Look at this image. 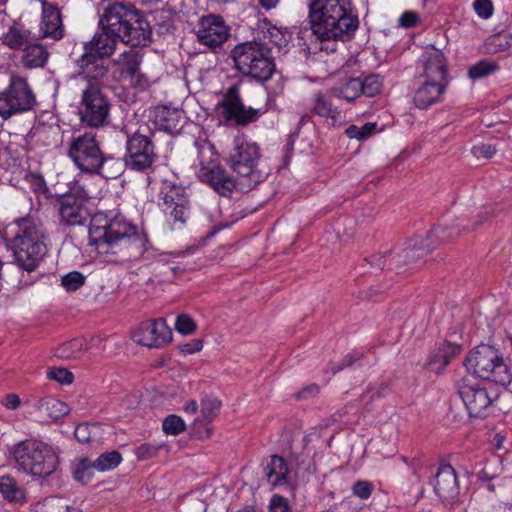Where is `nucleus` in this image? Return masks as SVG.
<instances>
[{
    "instance_id": "bf43d9fd",
    "label": "nucleus",
    "mask_w": 512,
    "mask_h": 512,
    "mask_svg": "<svg viewBox=\"0 0 512 512\" xmlns=\"http://www.w3.org/2000/svg\"><path fill=\"white\" fill-rule=\"evenodd\" d=\"M318 392H319V386L316 384H311V385H308V386L304 387L303 389H301L297 393L296 397L298 399H307L309 397L317 395Z\"/></svg>"
},
{
    "instance_id": "393cba45",
    "label": "nucleus",
    "mask_w": 512,
    "mask_h": 512,
    "mask_svg": "<svg viewBox=\"0 0 512 512\" xmlns=\"http://www.w3.org/2000/svg\"><path fill=\"white\" fill-rule=\"evenodd\" d=\"M40 32L43 37L60 40L64 36V27L60 10L53 5H44L40 23Z\"/></svg>"
},
{
    "instance_id": "5fc2aeb1",
    "label": "nucleus",
    "mask_w": 512,
    "mask_h": 512,
    "mask_svg": "<svg viewBox=\"0 0 512 512\" xmlns=\"http://www.w3.org/2000/svg\"><path fill=\"white\" fill-rule=\"evenodd\" d=\"M202 348L203 341L200 339H193L190 342L180 345L179 351L183 355H189L201 351Z\"/></svg>"
},
{
    "instance_id": "9b49d317",
    "label": "nucleus",
    "mask_w": 512,
    "mask_h": 512,
    "mask_svg": "<svg viewBox=\"0 0 512 512\" xmlns=\"http://www.w3.org/2000/svg\"><path fill=\"white\" fill-rule=\"evenodd\" d=\"M155 132L147 125H140L125 143V165L136 172H152L157 160L156 146L153 141Z\"/></svg>"
},
{
    "instance_id": "3c124183",
    "label": "nucleus",
    "mask_w": 512,
    "mask_h": 512,
    "mask_svg": "<svg viewBox=\"0 0 512 512\" xmlns=\"http://www.w3.org/2000/svg\"><path fill=\"white\" fill-rule=\"evenodd\" d=\"M159 447L150 443H143L136 448V456L139 460H148L157 456Z\"/></svg>"
},
{
    "instance_id": "2f4dec72",
    "label": "nucleus",
    "mask_w": 512,
    "mask_h": 512,
    "mask_svg": "<svg viewBox=\"0 0 512 512\" xmlns=\"http://www.w3.org/2000/svg\"><path fill=\"white\" fill-rule=\"evenodd\" d=\"M142 54L137 50L124 51L119 58V63L122 66L123 72L128 76H134L140 71V64L142 62Z\"/></svg>"
},
{
    "instance_id": "6e6552de",
    "label": "nucleus",
    "mask_w": 512,
    "mask_h": 512,
    "mask_svg": "<svg viewBox=\"0 0 512 512\" xmlns=\"http://www.w3.org/2000/svg\"><path fill=\"white\" fill-rule=\"evenodd\" d=\"M79 58L76 60V78L85 80L87 86L82 90L79 116L80 121L90 128H101L110 122L111 102L102 91L99 81L103 77L90 78L81 73Z\"/></svg>"
},
{
    "instance_id": "a18cd8bd",
    "label": "nucleus",
    "mask_w": 512,
    "mask_h": 512,
    "mask_svg": "<svg viewBox=\"0 0 512 512\" xmlns=\"http://www.w3.org/2000/svg\"><path fill=\"white\" fill-rule=\"evenodd\" d=\"M175 330L182 335L192 334L196 328V322L188 314H180L175 319Z\"/></svg>"
},
{
    "instance_id": "7c9ffc66",
    "label": "nucleus",
    "mask_w": 512,
    "mask_h": 512,
    "mask_svg": "<svg viewBox=\"0 0 512 512\" xmlns=\"http://www.w3.org/2000/svg\"><path fill=\"white\" fill-rule=\"evenodd\" d=\"M124 171V164L120 158H116L110 154H104V161L97 172L92 174L101 175L106 179H116Z\"/></svg>"
},
{
    "instance_id": "69168bd1",
    "label": "nucleus",
    "mask_w": 512,
    "mask_h": 512,
    "mask_svg": "<svg viewBox=\"0 0 512 512\" xmlns=\"http://www.w3.org/2000/svg\"><path fill=\"white\" fill-rule=\"evenodd\" d=\"M198 410V404L195 400H190L184 405V411L186 413L194 414Z\"/></svg>"
},
{
    "instance_id": "09e8293b",
    "label": "nucleus",
    "mask_w": 512,
    "mask_h": 512,
    "mask_svg": "<svg viewBox=\"0 0 512 512\" xmlns=\"http://www.w3.org/2000/svg\"><path fill=\"white\" fill-rule=\"evenodd\" d=\"M473 9L481 19H489L494 13V6L491 0H475Z\"/></svg>"
},
{
    "instance_id": "de8ad7c7",
    "label": "nucleus",
    "mask_w": 512,
    "mask_h": 512,
    "mask_svg": "<svg viewBox=\"0 0 512 512\" xmlns=\"http://www.w3.org/2000/svg\"><path fill=\"white\" fill-rule=\"evenodd\" d=\"M373 490V484L367 480H358L351 487L352 494L361 500H367L370 498Z\"/></svg>"
},
{
    "instance_id": "4468645a",
    "label": "nucleus",
    "mask_w": 512,
    "mask_h": 512,
    "mask_svg": "<svg viewBox=\"0 0 512 512\" xmlns=\"http://www.w3.org/2000/svg\"><path fill=\"white\" fill-rule=\"evenodd\" d=\"M199 158L200 168L197 174L199 180L220 196H230L236 184L233 177L219 163L214 147L202 148L199 151Z\"/></svg>"
},
{
    "instance_id": "9d476101",
    "label": "nucleus",
    "mask_w": 512,
    "mask_h": 512,
    "mask_svg": "<svg viewBox=\"0 0 512 512\" xmlns=\"http://www.w3.org/2000/svg\"><path fill=\"white\" fill-rule=\"evenodd\" d=\"M307 443L308 436H301V450L291 445L288 459L278 454L269 456L263 465V475L269 485L283 487L291 483L292 471L302 469L309 463L310 455L305 451Z\"/></svg>"
},
{
    "instance_id": "4c0bfd02",
    "label": "nucleus",
    "mask_w": 512,
    "mask_h": 512,
    "mask_svg": "<svg viewBox=\"0 0 512 512\" xmlns=\"http://www.w3.org/2000/svg\"><path fill=\"white\" fill-rule=\"evenodd\" d=\"M222 402L212 396H207L201 400V414L205 421L212 422L220 413Z\"/></svg>"
},
{
    "instance_id": "bb28decb",
    "label": "nucleus",
    "mask_w": 512,
    "mask_h": 512,
    "mask_svg": "<svg viewBox=\"0 0 512 512\" xmlns=\"http://www.w3.org/2000/svg\"><path fill=\"white\" fill-rule=\"evenodd\" d=\"M311 113L334 121L338 120L341 114L339 108L333 104L332 96L321 91L312 97Z\"/></svg>"
},
{
    "instance_id": "774afa93",
    "label": "nucleus",
    "mask_w": 512,
    "mask_h": 512,
    "mask_svg": "<svg viewBox=\"0 0 512 512\" xmlns=\"http://www.w3.org/2000/svg\"><path fill=\"white\" fill-rule=\"evenodd\" d=\"M66 512H82L81 509L73 507V506H65Z\"/></svg>"
},
{
    "instance_id": "c85d7f7f",
    "label": "nucleus",
    "mask_w": 512,
    "mask_h": 512,
    "mask_svg": "<svg viewBox=\"0 0 512 512\" xmlns=\"http://www.w3.org/2000/svg\"><path fill=\"white\" fill-rule=\"evenodd\" d=\"M424 74L427 80L448 81L447 66L441 53L430 55L424 64Z\"/></svg>"
},
{
    "instance_id": "58836bf2",
    "label": "nucleus",
    "mask_w": 512,
    "mask_h": 512,
    "mask_svg": "<svg viewBox=\"0 0 512 512\" xmlns=\"http://www.w3.org/2000/svg\"><path fill=\"white\" fill-rule=\"evenodd\" d=\"M26 61L31 67H42L48 59V52L41 45H31L26 47Z\"/></svg>"
},
{
    "instance_id": "6ab92c4d",
    "label": "nucleus",
    "mask_w": 512,
    "mask_h": 512,
    "mask_svg": "<svg viewBox=\"0 0 512 512\" xmlns=\"http://www.w3.org/2000/svg\"><path fill=\"white\" fill-rule=\"evenodd\" d=\"M161 195L159 206L166 222L172 229H181L190 215L188 198L175 186L168 187L166 191L162 190Z\"/></svg>"
},
{
    "instance_id": "680f3d73",
    "label": "nucleus",
    "mask_w": 512,
    "mask_h": 512,
    "mask_svg": "<svg viewBox=\"0 0 512 512\" xmlns=\"http://www.w3.org/2000/svg\"><path fill=\"white\" fill-rule=\"evenodd\" d=\"M345 135L349 139H356L362 141L359 126L351 124L345 129Z\"/></svg>"
},
{
    "instance_id": "ea45409f",
    "label": "nucleus",
    "mask_w": 512,
    "mask_h": 512,
    "mask_svg": "<svg viewBox=\"0 0 512 512\" xmlns=\"http://www.w3.org/2000/svg\"><path fill=\"white\" fill-rule=\"evenodd\" d=\"M162 430L166 435L177 436L186 430V423L180 416L170 414L164 418Z\"/></svg>"
},
{
    "instance_id": "37998d69",
    "label": "nucleus",
    "mask_w": 512,
    "mask_h": 512,
    "mask_svg": "<svg viewBox=\"0 0 512 512\" xmlns=\"http://www.w3.org/2000/svg\"><path fill=\"white\" fill-rule=\"evenodd\" d=\"M365 358V354L361 351L354 350L351 353L347 354L343 360H341L339 363L330 362L328 365L329 370L332 372V374H336L337 372L343 370L346 367H350L354 365L355 363L362 364V360Z\"/></svg>"
},
{
    "instance_id": "f704fd0d",
    "label": "nucleus",
    "mask_w": 512,
    "mask_h": 512,
    "mask_svg": "<svg viewBox=\"0 0 512 512\" xmlns=\"http://www.w3.org/2000/svg\"><path fill=\"white\" fill-rule=\"evenodd\" d=\"M95 462L89 458H82L73 470V477L77 482L88 484L93 478Z\"/></svg>"
},
{
    "instance_id": "412c9836",
    "label": "nucleus",
    "mask_w": 512,
    "mask_h": 512,
    "mask_svg": "<svg viewBox=\"0 0 512 512\" xmlns=\"http://www.w3.org/2000/svg\"><path fill=\"white\" fill-rule=\"evenodd\" d=\"M133 340L142 346L160 348L172 340V330L163 318L145 320L134 331Z\"/></svg>"
},
{
    "instance_id": "603ef678",
    "label": "nucleus",
    "mask_w": 512,
    "mask_h": 512,
    "mask_svg": "<svg viewBox=\"0 0 512 512\" xmlns=\"http://www.w3.org/2000/svg\"><path fill=\"white\" fill-rule=\"evenodd\" d=\"M270 512H290L288 500L281 495H274L270 500Z\"/></svg>"
},
{
    "instance_id": "1a4fd4ad",
    "label": "nucleus",
    "mask_w": 512,
    "mask_h": 512,
    "mask_svg": "<svg viewBox=\"0 0 512 512\" xmlns=\"http://www.w3.org/2000/svg\"><path fill=\"white\" fill-rule=\"evenodd\" d=\"M464 366L475 377L507 385L511 374L498 351L489 345H479L472 349L465 358Z\"/></svg>"
},
{
    "instance_id": "e433bc0d",
    "label": "nucleus",
    "mask_w": 512,
    "mask_h": 512,
    "mask_svg": "<svg viewBox=\"0 0 512 512\" xmlns=\"http://www.w3.org/2000/svg\"><path fill=\"white\" fill-rule=\"evenodd\" d=\"M94 462L96 470L105 472L116 468L122 462V455L118 451L113 450L102 453Z\"/></svg>"
},
{
    "instance_id": "13d9d810",
    "label": "nucleus",
    "mask_w": 512,
    "mask_h": 512,
    "mask_svg": "<svg viewBox=\"0 0 512 512\" xmlns=\"http://www.w3.org/2000/svg\"><path fill=\"white\" fill-rule=\"evenodd\" d=\"M1 404L9 410H16L20 406L21 400L17 394L9 393L2 397Z\"/></svg>"
},
{
    "instance_id": "39448f33",
    "label": "nucleus",
    "mask_w": 512,
    "mask_h": 512,
    "mask_svg": "<svg viewBox=\"0 0 512 512\" xmlns=\"http://www.w3.org/2000/svg\"><path fill=\"white\" fill-rule=\"evenodd\" d=\"M4 238L22 272L36 271L48 254L50 237L44 224L33 217L18 218L4 229Z\"/></svg>"
},
{
    "instance_id": "0e129e2a",
    "label": "nucleus",
    "mask_w": 512,
    "mask_h": 512,
    "mask_svg": "<svg viewBox=\"0 0 512 512\" xmlns=\"http://www.w3.org/2000/svg\"><path fill=\"white\" fill-rule=\"evenodd\" d=\"M258 5L266 11L275 9L281 0H256Z\"/></svg>"
},
{
    "instance_id": "338daca9",
    "label": "nucleus",
    "mask_w": 512,
    "mask_h": 512,
    "mask_svg": "<svg viewBox=\"0 0 512 512\" xmlns=\"http://www.w3.org/2000/svg\"><path fill=\"white\" fill-rule=\"evenodd\" d=\"M388 391H389V386H388V384H387V383H382V384L379 386L378 390L376 391L375 395H376L377 397H384V396H386V394L388 393Z\"/></svg>"
},
{
    "instance_id": "864d4df0",
    "label": "nucleus",
    "mask_w": 512,
    "mask_h": 512,
    "mask_svg": "<svg viewBox=\"0 0 512 512\" xmlns=\"http://www.w3.org/2000/svg\"><path fill=\"white\" fill-rule=\"evenodd\" d=\"M76 440L82 444L89 443L91 440L90 427L87 423L78 424L74 431Z\"/></svg>"
},
{
    "instance_id": "49530a36",
    "label": "nucleus",
    "mask_w": 512,
    "mask_h": 512,
    "mask_svg": "<svg viewBox=\"0 0 512 512\" xmlns=\"http://www.w3.org/2000/svg\"><path fill=\"white\" fill-rule=\"evenodd\" d=\"M47 378L54 380L62 385H69L74 380L73 373L63 367H53L47 371Z\"/></svg>"
},
{
    "instance_id": "473e14b6",
    "label": "nucleus",
    "mask_w": 512,
    "mask_h": 512,
    "mask_svg": "<svg viewBox=\"0 0 512 512\" xmlns=\"http://www.w3.org/2000/svg\"><path fill=\"white\" fill-rule=\"evenodd\" d=\"M86 351V343L83 338H74L62 343L56 349V355L60 358H78Z\"/></svg>"
},
{
    "instance_id": "f3484780",
    "label": "nucleus",
    "mask_w": 512,
    "mask_h": 512,
    "mask_svg": "<svg viewBox=\"0 0 512 512\" xmlns=\"http://www.w3.org/2000/svg\"><path fill=\"white\" fill-rule=\"evenodd\" d=\"M259 159V146L238 137L234 140V146L227 155L226 162L239 176L249 177L256 171Z\"/></svg>"
},
{
    "instance_id": "0eeeda50",
    "label": "nucleus",
    "mask_w": 512,
    "mask_h": 512,
    "mask_svg": "<svg viewBox=\"0 0 512 512\" xmlns=\"http://www.w3.org/2000/svg\"><path fill=\"white\" fill-rule=\"evenodd\" d=\"M234 68L244 77L266 82L276 71L272 50L267 44L247 41L236 45L231 51Z\"/></svg>"
},
{
    "instance_id": "a211bd4d",
    "label": "nucleus",
    "mask_w": 512,
    "mask_h": 512,
    "mask_svg": "<svg viewBox=\"0 0 512 512\" xmlns=\"http://www.w3.org/2000/svg\"><path fill=\"white\" fill-rule=\"evenodd\" d=\"M90 196L83 189L62 195L57 200L60 223L65 226L84 225L89 216Z\"/></svg>"
},
{
    "instance_id": "4d7b16f0",
    "label": "nucleus",
    "mask_w": 512,
    "mask_h": 512,
    "mask_svg": "<svg viewBox=\"0 0 512 512\" xmlns=\"http://www.w3.org/2000/svg\"><path fill=\"white\" fill-rule=\"evenodd\" d=\"M419 20V16L414 11H405L401 14L399 18L400 26L404 28H412L414 27Z\"/></svg>"
},
{
    "instance_id": "a19ab883",
    "label": "nucleus",
    "mask_w": 512,
    "mask_h": 512,
    "mask_svg": "<svg viewBox=\"0 0 512 512\" xmlns=\"http://www.w3.org/2000/svg\"><path fill=\"white\" fill-rule=\"evenodd\" d=\"M28 34L29 33L24 30L10 27L5 35V43L13 49L26 48L28 44Z\"/></svg>"
},
{
    "instance_id": "c9c22d12",
    "label": "nucleus",
    "mask_w": 512,
    "mask_h": 512,
    "mask_svg": "<svg viewBox=\"0 0 512 512\" xmlns=\"http://www.w3.org/2000/svg\"><path fill=\"white\" fill-rule=\"evenodd\" d=\"M361 94L366 97H374L381 92L383 79L379 74H370L360 78Z\"/></svg>"
},
{
    "instance_id": "c03bdc74",
    "label": "nucleus",
    "mask_w": 512,
    "mask_h": 512,
    "mask_svg": "<svg viewBox=\"0 0 512 512\" xmlns=\"http://www.w3.org/2000/svg\"><path fill=\"white\" fill-rule=\"evenodd\" d=\"M86 277L79 271H71L62 276L61 285L67 292H75L84 286Z\"/></svg>"
},
{
    "instance_id": "b1692460",
    "label": "nucleus",
    "mask_w": 512,
    "mask_h": 512,
    "mask_svg": "<svg viewBox=\"0 0 512 512\" xmlns=\"http://www.w3.org/2000/svg\"><path fill=\"white\" fill-rule=\"evenodd\" d=\"M448 86V81H425L415 90L413 103L418 109L425 110L440 102Z\"/></svg>"
},
{
    "instance_id": "79ce46f5",
    "label": "nucleus",
    "mask_w": 512,
    "mask_h": 512,
    "mask_svg": "<svg viewBox=\"0 0 512 512\" xmlns=\"http://www.w3.org/2000/svg\"><path fill=\"white\" fill-rule=\"evenodd\" d=\"M497 69L498 66L494 62L481 60L469 68L468 76L473 80H477L494 73Z\"/></svg>"
},
{
    "instance_id": "5701e85b",
    "label": "nucleus",
    "mask_w": 512,
    "mask_h": 512,
    "mask_svg": "<svg viewBox=\"0 0 512 512\" xmlns=\"http://www.w3.org/2000/svg\"><path fill=\"white\" fill-rule=\"evenodd\" d=\"M462 352V346L450 341H443L429 353L424 368L436 374H441L451 361Z\"/></svg>"
},
{
    "instance_id": "7ed1b4c3",
    "label": "nucleus",
    "mask_w": 512,
    "mask_h": 512,
    "mask_svg": "<svg viewBox=\"0 0 512 512\" xmlns=\"http://www.w3.org/2000/svg\"><path fill=\"white\" fill-rule=\"evenodd\" d=\"M503 210V206L500 203L485 205L479 209L475 216L476 220L472 223L464 224V219H457L451 226L445 224L437 225L427 234L425 239L421 236L410 239L401 251L392 250L384 254L372 255L370 258H365L364 261L368 262L371 266L382 269L387 267L389 270L398 269L406 264H415L418 266L422 259H424L437 244L449 241L459 236L461 232L475 230L503 212Z\"/></svg>"
},
{
    "instance_id": "72a5a7b5",
    "label": "nucleus",
    "mask_w": 512,
    "mask_h": 512,
    "mask_svg": "<svg viewBox=\"0 0 512 512\" xmlns=\"http://www.w3.org/2000/svg\"><path fill=\"white\" fill-rule=\"evenodd\" d=\"M360 77L350 78L338 90L336 96L347 102H353L361 96Z\"/></svg>"
},
{
    "instance_id": "423d86ee",
    "label": "nucleus",
    "mask_w": 512,
    "mask_h": 512,
    "mask_svg": "<svg viewBox=\"0 0 512 512\" xmlns=\"http://www.w3.org/2000/svg\"><path fill=\"white\" fill-rule=\"evenodd\" d=\"M20 471L33 478H47L59 466V454L52 445L37 439L16 443L11 450Z\"/></svg>"
},
{
    "instance_id": "6e6d98bb",
    "label": "nucleus",
    "mask_w": 512,
    "mask_h": 512,
    "mask_svg": "<svg viewBox=\"0 0 512 512\" xmlns=\"http://www.w3.org/2000/svg\"><path fill=\"white\" fill-rule=\"evenodd\" d=\"M30 186L35 193H44L47 190V185L44 177L37 173L30 174Z\"/></svg>"
},
{
    "instance_id": "f257e3e1",
    "label": "nucleus",
    "mask_w": 512,
    "mask_h": 512,
    "mask_svg": "<svg viewBox=\"0 0 512 512\" xmlns=\"http://www.w3.org/2000/svg\"><path fill=\"white\" fill-rule=\"evenodd\" d=\"M99 31L83 45L79 57L81 73L86 77H104L108 72L105 58L110 57L119 42L131 46H146L151 37V27L144 13L133 4L114 2L108 5L98 22Z\"/></svg>"
},
{
    "instance_id": "ddd939ff",
    "label": "nucleus",
    "mask_w": 512,
    "mask_h": 512,
    "mask_svg": "<svg viewBox=\"0 0 512 512\" xmlns=\"http://www.w3.org/2000/svg\"><path fill=\"white\" fill-rule=\"evenodd\" d=\"M104 154L92 132L74 133L68 144L67 156L82 173L97 172L103 164Z\"/></svg>"
},
{
    "instance_id": "c756f323",
    "label": "nucleus",
    "mask_w": 512,
    "mask_h": 512,
    "mask_svg": "<svg viewBox=\"0 0 512 512\" xmlns=\"http://www.w3.org/2000/svg\"><path fill=\"white\" fill-rule=\"evenodd\" d=\"M37 409L45 410L49 417L59 419L67 415L70 411L69 406L54 397H43L36 404Z\"/></svg>"
},
{
    "instance_id": "052dcab7",
    "label": "nucleus",
    "mask_w": 512,
    "mask_h": 512,
    "mask_svg": "<svg viewBox=\"0 0 512 512\" xmlns=\"http://www.w3.org/2000/svg\"><path fill=\"white\" fill-rule=\"evenodd\" d=\"M362 141L368 139L377 130V124L375 122H367L363 126L359 127Z\"/></svg>"
},
{
    "instance_id": "f8f14e48",
    "label": "nucleus",
    "mask_w": 512,
    "mask_h": 512,
    "mask_svg": "<svg viewBox=\"0 0 512 512\" xmlns=\"http://www.w3.org/2000/svg\"><path fill=\"white\" fill-rule=\"evenodd\" d=\"M36 104V95L22 76L12 75L8 85L0 91V117L4 120L29 112Z\"/></svg>"
},
{
    "instance_id": "dca6fc26",
    "label": "nucleus",
    "mask_w": 512,
    "mask_h": 512,
    "mask_svg": "<svg viewBox=\"0 0 512 512\" xmlns=\"http://www.w3.org/2000/svg\"><path fill=\"white\" fill-rule=\"evenodd\" d=\"M218 106L222 108V116L228 122L246 126L256 121L260 115L259 109L246 107L240 94V84L234 83L223 94Z\"/></svg>"
},
{
    "instance_id": "4be33fe9",
    "label": "nucleus",
    "mask_w": 512,
    "mask_h": 512,
    "mask_svg": "<svg viewBox=\"0 0 512 512\" xmlns=\"http://www.w3.org/2000/svg\"><path fill=\"white\" fill-rule=\"evenodd\" d=\"M458 393L470 417L483 418L486 416L487 409L493 401L486 388L479 384L463 381Z\"/></svg>"
},
{
    "instance_id": "f03ea898",
    "label": "nucleus",
    "mask_w": 512,
    "mask_h": 512,
    "mask_svg": "<svg viewBox=\"0 0 512 512\" xmlns=\"http://www.w3.org/2000/svg\"><path fill=\"white\" fill-rule=\"evenodd\" d=\"M88 237L89 245L110 262L138 261L151 246L148 235L118 209L97 211Z\"/></svg>"
},
{
    "instance_id": "2eb2a0df",
    "label": "nucleus",
    "mask_w": 512,
    "mask_h": 512,
    "mask_svg": "<svg viewBox=\"0 0 512 512\" xmlns=\"http://www.w3.org/2000/svg\"><path fill=\"white\" fill-rule=\"evenodd\" d=\"M429 484L435 495L447 506L458 502L460 496L459 477L452 465L445 461L430 467Z\"/></svg>"
},
{
    "instance_id": "cd10ccee",
    "label": "nucleus",
    "mask_w": 512,
    "mask_h": 512,
    "mask_svg": "<svg viewBox=\"0 0 512 512\" xmlns=\"http://www.w3.org/2000/svg\"><path fill=\"white\" fill-rule=\"evenodd\" d=\"M0 494L5 501L16 504H23L27 496L26 490L10 475L0 476Z\"/></svg>"
},
{
    "instance_id": "e2e57ef3",
    "label": "nucleus",
    "mask_w": 512,
    "mask_h": 512,
    "mask_svg": "<svg viewBox=\"0 0 512 512\" xmlns=\"http://www.w3.org/2000/svg\"><path fill=\"white\" fill-rule=\"evenodd\" d=\"M131 82L134 86L145 88L148 85V79L147 77L142 74L140 71H138L137 75L130 76Z\"/></svg>"
},
{
    "instance_id": "20e7f679",
    "label": "nucleus",
    "mask_w": 512,
    "mask_h": 512,
    "mask_svg": "<svg viewBox=\"0 0 512 512\" xmlns=\"http://www.w3.org/2000/svg\"><path fill=\"white\" fill-rule=\"evenodd\" d=\"M308 19L315 37L308 49L327 54L336 52L339 42H350L360 24L353 0H312L308 5Z\"/></svg>"
},
{
    "instance_id": "8fccbe9b",
    "label": "nucleus",
    "mask_w": 512,
    "mask_h": 512,
    "mask_svg": "<svg viewBox=\"0 0 512 512\" xmlns=\"http://www.w3.org/2000/svg\"><path fill=\"white\" fill-rule=\"evenodd\" d=\"M496 151V147L489 143L475 144L471 148V153L478 159H491Z\"/></svg>"
},
{
    "instance_id": "a878e982",
    "label": "nucleus",
    "mask_w": 512,
    "mask_h": 512,
    "mask_svg": "<svg viewBox=\"0 0 512 512\" xmlns=\"http://www.w3.org/2000/svg\"><path fill=\"white\" fill-rule=\"evenodd\" d=\"M258 34L264 41H268L278 47L279 49L285 48L291 38V34L287 28L277 27L273 25L270 20L264 18L259 23Z\"/></svg>"
},
{
    "instance_id": "aec40b11",
    "label": "nucleus",
    "mask_w": 512,
    "mask_h": 512,
    "mask_svg": "<svg viewBox=\"0 0 512 512\" xmlns=\"http://www.w3.org/2000/svg\"><path fill=\"white\" fill-rule=\"evenodd\" d=\"M229 35V27L222 16L210 14L200 18L196 31L199 44L216 50L228 40Z\"/></svg>"
}]
</instances>
